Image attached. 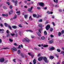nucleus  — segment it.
<instances>
[{"mask_svg":"<svg viewBox=\"0 0 64 64\" xmlns=\"http://www.w3.org/2000/svg\"><path fill=\"white\" fill-rule=\"evenodd\" d=\"M42 59H43V60H44V61L46 63H48L49 62V61L47 60V58L45 57H44L41 56L38 59L39 61H42Z\"/></svg>","mask_w":64,"mask_h":64,"instance_id":"f257e3e1","label":"nucleus"},{"mask_svg":"<svg viewBox=\"0 0 64 64\" xmlns=\"http://www.w3.org/2000/svg\"><path fill=\"white\" fill-rule=\"evenodd\" d=\"M22 41L23 42H28V43H29V40L28 39V38H24V39L22 40Z\"/></svg>","mask_w":64,"mask_h":64,"instance_id":"f03ea898","label":"nucleus"},{"mask_svg":"<svg viewBox=\"0 0 64 64\" xmlns=\"http://www.w3.org/2000/svg\"><path fill=\"white\" fill-rule=\"evenodd\" d=\"M12 2H13L14 3H15V6H17L18 5L17 2H18V1L17 0H16L15 1L14 0H12Z\"/></svg>","mask_w":64,"mask_h":64,"instance_id":"7ed1b4c3","label":"nucleus"},{"mask_svg":"<svg viewBox=\"0 0 64 64\" xmlns=\"http://www.w3.org/2000/svg\"><path fill=\"white\" fill-rule=\"evenodd\" d=\"M12 52L13 53L14 52V51H17V49L15 47H14L13 48H12Z\"/></svg>","mask_w":64,"mask_h":64,"instance_id":"20e7f679","label":"nucleus"},{"mask_svg":"<svg viewBox=\"0 0 64 64\" xmlns=\"http://www.w3.org/2000/svg\"><path fill=\"white\" fill-rule=\"evenodd\" d=\"M50 28V25H47L46 27V29L47 30H48Z\"/></svg>","mask_w":64,"mask_h":64,"instance_id":"39448f33","label":"nucleus"},{"mask_svg":"<svg viewBox=\"0 0 64 64\" xmlns=\"http://www.w3.org/2000/svg\"><path fill=\"white\" fill-rule=\"evenodd\" d=\"M39 4L40 5V6H42V7H44V4L43 2H40L39 3Z\"/></svg>","mask_w":64,"mask_h":64,"instance_id":"423d86ee","label":"nucleus"},{"mask_svg":"<svg viewBox=\"0 0 64 64\" xmlns=\"http://www.w3.org/2000/svg\"><path fill=\"white\" fill-rule=\"evenodd\" d=\"M32 8H33V7L32 6L30 8H29L28 9V11H29V12H31V11H32Z\"/></svg>","mask_w":64,"mask_h":64,"instance_id":"0eeeda50","label":"nucleus"},{"mask_svg":"<svg viewBox=\"0 0 64 64\" xmlns=\"http://www.w3.org/2000/svg\"><path fill=\"white\" fill-rule=\"evenodd\" d=\"M55 49V48L54 47H52L50 48V51H52V50H54Z\"/></svg>","mask_w":64,"mask_h":64,"instance_id":"6e6552de","label":"nucleus"},{"mask_svg":"<svg viewBox=\"0 0 64 64\" xmlns=\"http://www.w3.org/2000/svg\"><path fill=\"white\" fill-rule=\"evenodd\" d=\"M33 63L34 64H35L36 63V59L34 58L33 60Z\"/></svg>","mask_w":64,"mask_h":64,"instance_id":"1a4fd4ad","label":"nucleus"},{"mask_svg":"<svg viewBox=\"0 0 64 64\" xmlns=\"http://www.w3.org/2000/svg\"><path fill=\"white\" fill-rule=\"evenodd\" d=\"M42 30H43V28H41L38 31L40 33H41V32H42Z\"/></svg>","mask_w":64,"mask_h":64,"instance_id":"9d476101","label":"nucleus"},{"mask_svg":"<svg viewBox=\"0 0 64 64\" xmlns=\"http://www.w3.org/2000/svg\"><path fill=\"white\" fill-rule=\"evenodd\" d=\"M4 31V29L1 30L0 29V33H2V34L3 33H4V32L3 31Z\"/></svg>","mask_w":64,"mask_h":64,"instance_id":"9b49d317","label":"nucleus"},{"mask_svg":"<svg viewBox=\"0 0 64 64\" xmlns=\"http://www.w3.org/2000/svg\"><path fill=\"white\" fill-rule=\"evenodd\" d=\"M42 46L44 47H48V45H43V44H42Z\"/></svg>","mask_w":64,"mask_h":64,"instance_id":"f8f14e48","label":"nucleus"},{"mask_svg":"<svg viewBox=\"0 0 64 64\" xmlns=\"http://www.w3.org/2000/svg\"><path fill=\"white\" fill-rule=\"evenodd\" d=\"M12 27L14 29H17V27L16 26H12Z\"/></svg>","mask_w":64,"mask_h":64,"instance_id":"ddd939ff","label":"nucleus"},{"mask_svg":"<svg viewBox=\"0 0 64 64\" xmlns=\"http://www.w3.org/2000/svg\"><path fill=\"white\" fill-rule=\"evenodd\" d=\"M4 58H2L0 60V62H4Z\"/></svg>","mask_w":64,"mask_h":64,"instance_id":"4468645a","label":"nucleus"},{"mask_svg":"<svg viewBox=\"0 0 64 64\" xmlns=\"http://www.w3.org/2000/svg\"><path fill=\"white\" fill-rule=\"evenodd\" d=\"M28 54L29 55H30V56H31L32 57V58H33V57H34V56L32 55L31 53H28Z\"/></svg>","mask_w":64,"mask_h":64,"instance_id":"2eb2a0df","label":"nucleus"},{"mask_svg":"<svg viewBox=\"0 0 64 64\" xmlns=\"http://www.w3.org/2000/svg\"><path fill=\"white\" fill-rule=\"evenodd\" d=\"M49 42L50 44H52V43H53L54 42L52 40H50L49 41Z\"/></svg>","mask_w":64,"mask_h":64,"instance_id":"dca6fc26","label":"nucleus"},{"mask_svg":"<svg viewBox=\"0 0 64 64\" xmlns=\"http://www.w3.org/2000/svg\"><path fill=\"white\" fill-rule=\"evenodd\" d=\"M50 59H53V58H54V57L53 56H50Z\"/></svg>","mask_w":64,"mask_h":64,"instance_id":"f3484780","label":"nucleus"},{"mask_svg":"<svg viewBox=\"0 0 64 64\" xmlns=\"http://www.w3.org/2000/svg\"><path fill=\"white\" fill-rule=\"evenodd\" d=\"M54 1L56 3H58V0H54Z\"/></svg>","mask_w":64,"mask_h":64,"instance_id":"a211bd4d","label":"nucleus"},{"mask_svg":"<svg viewBox=\"0 0 64 64\" xmlns=\"http://www.w3.org/2000/svg\"><path fill=\"white\" fill-rule=\"evenodd\" d=\"M16 13H18V15H20L21 13V12H20V11H18L16 12Z\"/></svg>","mask_w":64,"mask_h":64,"instance_id":"6ab92c4d","label":"nucleus"},{"mask_svg":"<svg viewBox=\"0 0 64 64\" xmlns=\"http://www.w3.org/2000/svg\"><path fill=\"white\" fill-rule=\"evenodd\" d=\"M26 31V32H28V31H29L30 32H33V31L31 30H27Z\"/></svg>","mask_w":64,"mask_h":64,"instance_id":"aec40b11","label":"nucleus"},{"mask_svg":"<svg viewBox=\"0 0 64 64\" xmlns=\"http://www.w3.org/2000/svg\"><path fill=\"white\" fill-rule=\"evenodd\" d=\"M58 34L59 36H60L62 34L61 33V32H59L58 33Z\"/></svg>","mask_w":64,"mask_h":64,"instance_id":"412c9836","label":"nucleus"},{"mask_svg":"<svg viewBox=\"0 0 64 64\" xmlns=\"http://www.w3.org/2000/svg\"><path fill=\"white\" fill-rule=\"evenodd\" d=\"M29 20H30V21H32V18H31V16H30L29 18Z\"/></svg>","mask_w":64,"mask_h":64,"instance_id":"4be33fe9","label":"nucleus"},{"mask_svg":"<svg viewBox=\"0 0 64 64\" xmlns=\"http://www.w3.org/2000/svg\"><path fill=\"white\" fill-rule=\"evenodd\" d=\"M37 34H38L39 36H41V34H39V33L38 32H36Z\"/></svg>","mask_w":64,"mask_h":64,"instance_id":"5701e85b","label":"nucleus"},{"mask_svg":"<svg viewBox=\"0 0 64 64\" xmlns=\"http://www.w3.org/2000/svg\"><path fill=\"white\" fill-rule=\"evenodd\" d=\"M38 26L40 27H42V25L41 24H40L38 25Z\"/></svg>","mask_w":64,"mask_h":64,"instance_id":"b1692460","label":"nucleus"},{"mask_svg":"<svg viewBox=\"0 0 64 64\" xmlns=\"http://www.w3.org/2000/svg\"><path fill=\"white\" fill-rule=\"evenodd\" d=\"M16 18H17V16L16 15L14 16L13 18V19H16Z\"/></svg>","mask_w":64,"mask_h":64,"instance_id":"393cba45","label":"nucleus"},{"mask_svg":"<svg viewBox=\"0 0 64 64\" xmlns=\"http://www.w3.org/2000/svg\"><path fill=\"white\" fill-rule=\"evenodd\" d=\"M53 30V28H50V31L51 32H52Z\"/></svg>","mask_w":64,"mask_h":64,"instance_id":"a878e982","label":"nucleus"},{"mask_svg":"<svg viewBox=\"0 0 64 64\" xmlns=\"http://www.w3.org/2000/svg\"><path fill=\"white\" fill-rule=\"evenodd\" d=\"M41 39L42 40H44L45 39V37L44 36H42L41 37Z\"/></svg>","mask_w":64,"mask_h":64,"instance_id":"bb28decb","label":"nucleus"},{"mask_svg":"<svg viewBox=\"0 0 64 64\" xmlns=\"http://www.w3.org/2000/svg\"><path fill=\"white\" fill-rule=\"evenodd\" d=\"M8 28L10 29V30H12V28H11V26L10 25L8 26Z\"/></svg>","mask_w":64,"mask_h":64,"instance_id":"cd10ccee","label":"nucleus"},{"mask_svg":"<svg viewBox=\"0 0 64 64\" xmlns=\"http://www.w3.org/2000/svg\"><path fill=\"white\" fill-rule=\"evenodd\" d=\"M25 18H27V17H28V16L27 15H25L24 16Z\"/></svg>","mask_w":64,"mask_h":64,"instance_id":"c85d7f7f","label":"nucleus"},{"mask_svg":"<svg viewBox=\"0 0 64 64\" xmlns=\"http://www.w3.org/2000/svg\"><path fill=\"white\" fill-rule=\"evenodd\" d=\"M33 16L34 17H37V15H36V14H33Z\"/></svg>","mask_w":64,"mask_h":64,"instance_id":"c756f323","label":"nucleus"},{"mask_svg":"<svg viewBox=\"0 0 64 64\" xmlns=\"http://www.w3.org/2000/svg\"><path fill=\"white\" fill-rule=\"evenodd\" d=\"M3 8L4 9H7V8L5 6H3Z\"/></svg>","mask_w":64,"mask_h":64,"instance_id":"7c9ffc66","label":"nucleus"},{"mask_svg":"<svg viewBox=\"0 0 64 64\" xmlns=\"http://www.w3.org/2000/svg\"><path fill=\"white\" fill-rule=\"evenodd\" d=\"M44 34H45V35H47V32L46 31H44Z\"/></svg>","mask_w":64,"mask_h":64,"instance_id":"2f4dec72","label":"nucleus"},{"mask_svg":"<svg viewBox=\"0 0 64 64\" xmlns=\"http://www.w3.org/2000/svg\"><path fill=\"white\" fill-rule=\"evenodd\" d=\"M11 35L12 36H14L15 35V34L14 33H12V34H11Z\"/></svg>","mask_w":64,"mask_h":64,"instance_id":"473e14b6","label":"nucleus"},{"mask_svg":"<svg viewBox=\"0 0 64 64\" xmlns=\"http://www.w3.org/2000/svg\"><path fill=\"white\" fill-rule=\"evenodd\" d=\"M18 26L19 27H20V28H22V26H21V24H19Z\"/></svg>","mask_w":64,"mask_h":64,"instance_id":"72a5a7b5","label":"nucleus"},{"mask_svg":"<svg viewBox=\"0 0 64 64\" xmlns=\"http://www.w3.org/2000/svg\"><path fill=\"white\" fill-rule=\"evenodd\" d=\"M18 54H20V53H21V52H20V50H18Z\"/></svg>","mask_w":64,"mask_h":64,"instance_id":"f704fd0d","label":"nucleus"},{"mask_svg":"<svg viewBox=\"0 0 64 64\" xmlns=\"http://www.w3.org/2000/svg\"><path fill=\"white\" fill-rule=\"evenodd\" d=\"M57 51L58 52H60V50L59 49H57Z\"/></svg>","mask_w":64,"mask_h":64,"instance_id":"c9c22d12","label":"nucleus"},{"mask_svg":"<svg viewBox=\"0 0 64 64\" xmlns=\"http://www.w3.org/2000/svg\"><path fill=\"white\" fill-rule=\"evenodd\" d=\"M61 54H64V51H62L61 52Z\"/></svg>","mask_w":64,"mask_h":64,"instance_id":"e433bc0d","label":"nucleus"},{"mask_svg":"<svg viewBox=\"0 0 64 64\" xmlns=\"http://www.w3.org/2000/svg\"><path fill=\"white\" fill-rule=\"evenodd\" d=\"M6 4H8V5H10V2H6Z\"/></svg>","mask_w":64,"mask_h":64,"instance_id":"4c0bfd02","label":"nucleus"},{"mask_svg":"<svg viewBox=\"0 0 64 64\" xmlns=\"http://www.w3.org/2000/svg\"><path fill=\"white\" fill-rule=\"evenodd\" d=\"M12 13V12H11L10 11L9 12V15H11V14Z\"/></svg>","mask_w":64,"mask_h":64,"instance_id":"58836bf2","label":"nucleus"},{"mask_svg":"<svg viewBox=\"0 0 64 64\" xmlns=\"http://www.w3.org/2000/svg\"><path fill=\"white\" fill-rule=\"evenodd\" d=\"M19 34L20 36H21V35H22V34L21 33V32H19Z\"/></svg>","mask_w":64,"mask_h":64,"instance_id":"ea45409f","label":"nucleus"},{"mask_svg":"<svg viewBox=\"0 0 64 64\" xmlns=\"http://www.w3.org/2000/svg\"><path fill=\"white\" fill-rule=\"evenodd\" d=\"M62 34H64V30H62Z\"/></svg>","mask_w":64,"mask_h":64,"instance_id":"a19ab883","label":"nucleus"},{"mask_svg":"<svg viewBox=\"0 0 64 64\" xmlns=\"http://www.w3.org/2000/svg\"><path fill=\"white\" fill-rule=\"evenodd\" d=\"M16 59H14L13 60V61H14V62L15 63H16V61L15 60H16Z\"/></svg>","mask_w":64,"mask_h":64,"instance_id":"79ce46f5","label":"nucleus"},{"mask_svg":"<svg viewBox=\"0 0 64 64\" xmlns=\"http://www.w3.org/2000/svg\"><path fill=\"white\" fill-rule=\"evenodd\" d=\"M4 25L5 27H7V24L6 23H4Z\"/></svg>","mask_w":64,"mask_h":64,"instance_id":"37998d69","label":"nucleus"},{"mask_svg":"<svg viewBox=\"0 0 64 64\" xmlns=\"http://www.w3.org/2000/svg\"><path fill=\"white\" fill-rule=\"evenodd\" d=\"M12 7L13 6H10V9H11L12 8Z\"/></svg>","mask_w":64,"mask_h":64,"instance_id":"c03bdc74","label":"nucleus"},{"mask_svg":"<svg viewBox=\"0 0 64 64\" xmlns=\"http://www.w3.org/2000/svg\"><path fill=\"white\" fill-rule=\"evenodd\" d=\"M38 57H40V56H41V54H39L38 55Z\"/></svg>","mask_w":64,"mask_h":64,"instance_id":"a18cd8bd","label":"nucleus"},{"mask_svg":"<svg viewBox=\"0 0 64 64\" xmlns=\"http://www.w3.org/2000/svg\"><path fill=\"white\" fill-rule=\"evenodd\" d=\"M2 43V39H0V44Z\"/></svg>","mask_w":64,"mask_h":64,"instance_id":"49530a36","label":"nucleus"},{"mask_svg":"<svg viewBox=\"0 0 64 64\" xmlns=\"http://www.w3.org/2000/svg\"><path fill=\"white\" fill-rule=\"evenodd\" d=\"M39 22H42V20L41 19L40 20H39Z\"/></svg>","mask_w":64,"mask_h":64,"instance_id":"de8ad7c7","label":"nucleus"},{"mask_svg":"<svg viewBox=\"0 0 64 64\" xmlns=\"http://www.w3.org/2000/svg\"><path fill=\"white\" fill-rule=\"evenodd\" d=\"M56 56L57 58H58L59 57V56L57 54H56Z\"/></svg>","mask_w":64,"mask_h":64,"instance_id":"09e8293b","label":"nucleus"},{"mask_svg":"<svg viewBox=\"0 0 64 64\" xmlns=\"http://www.w3.org/2000/svg\"><path fill=\"white\" fill-rule=\"evenodd\" d=\"M9 40L10 42H12V41H13V40H12L11 39H10Z\"/></svg>","mask_w":64,"mask_h":64,"instance_id":"8fccbe9b","label":"nucleus"},{"mask_svg":"<svg viewBox=\"0 0 64 64\" xmlns=\"http://www.w3.org/2000/svg\"><path fill=\"white\" fill-rule=\"evenodd\" d=\"M2 16H6V14H2Z\"/></svg>","mask_w":64,"mask_h":64,"instance_id":"3c124183","label":"nucleus"},{"mask_svg":"<svg viewBox=\"0 0 64 64\" xmlns=\"http://www.w3.org/2000/svg\"><path fill=\"white\" fill-rule=\"evenodd\" d=\"M31 37L32 38H33L35 37V36H32V35L31 36Z\"/></svg>","mask_w":64,"mask_h":64,"instance_id":"603ef678","label":"nucleus"},{"mask_svg":"<svg viewBox=\"0 0 64 64\" xmlns=\"http://www.w3.org/2000/svg\"><path fill=\"white\" fill-rule=\"evenodd\" d=\"M6 32L8 34V33H9V30H6Z\"/></svg>","mask_w":64,"mask_h":64,"instance_id":"864d4df0","label":"nucleus"},{"mask_svg":"<svg viewBox=\"0 0 64 64\" xmlns=\"http://www.w3.org/2000/svg\"><path fill=\"white\" fill-rule=\"evenodd\" d=\"M14 45L15 46H17V44L16 43H14Z\"/></svg>","mask_w":64,"mask_h":64,"instance_id":"5fc2aeb1","label":"nucleus"},{"mask_svg":"<svg viewBox=\"0 0 64 64\" xmlns=\"http://www.w3.org/2000/svg\"><path fill=\"white\" fill-rule=\"evenodd\" d=\"M34 49H35V50H38V48H34Z\"/></svg>","mask_w":64,"mask_h":64,"instance_id":"6e6d98bb","label":"nucleus"},{"mask_svg":"<svg viewBox=\"0 0 64 64\" xmlns=\"http://www.w3.org/2000/svg\"><path fill=\"white\" fill-rule=\"evenodd\" d=\"M20 46L21 47V48H23V46L22 45V44H20Z\"/></svg>","mask_w":64,"mask_h":64,"instance_id":"4d7b16f0","label":"nucleus"},{"mask_svg":"<svg viewBox=\"0 0 64 64\" xmlns=\"http://www.w3.org/2000/svg\"><path fill=\"white\" fill-rule=\"evenodd\" d=\"M47 13H48V14H50V12H49V11H47Z\"/></svg>","mask_w":64,"mask_h":64,"instance_id":"13d9d810","label":"nucleus"},{"mask_svg":"<svg viewBox=\"0 0 64 64\" xmlns=\"http://www.w3.org/2000/svg\"><path fill=\"white\" fill-rule=\"evenodd\" d=\"M37 8H38V9H39V10H40V7H38Z\"/></svg>","mask_w":64,"mask_h":64,"instance_id":"bf43d9fd","label":"nucleus"},{"mask_svg":"<svg viewBox=\"0 0 64 64\" xmlns=\"http://www.w3.org/2000/svg\"><path fill=\"white\" fill-rule=\"evenodd\" d=\"M18 48L19 49V48H21V46H20V45H19Z\"/></svg>","mask_w":64,"mask_h":64,"instance_id":"052dcab7","label":"nucleus"},{"mask_svg":"<svg viewBox=\"0 0 64 64\" xmlns=\"http://www.w3.org/2000/svg\"><path fill=\"white\" fill-rule=\"evenodd\" d=\"M53 14V12H50V14Z\"/></svg>","mask_w":64,"mask_h":64,"instance_id":"680f3d73","label":"nucleus"},{"mask_svg":"<svg viewBox=\"0 0 64 64\" xmlns=\"http://www.w3.org/2000/svg\"><path fill=\"white\" fill-rule=\"evenodd\" d=\"M0 26H1V27H3V24H0Z\"/></svg>","mask_w":64,"mask_h":64,"instance_id":"e2e57ef3","label":"nucleus"},{"mask_svg":"<svg viewBox=\"0 0 64 64\" xmlns=\"http://www.w3.org/2000/svg\"><path fill=\"white\" fill-rule=\"evenodd\" d=\"M10 11L12 13L13 12V10L12 9Z\"/></svg>","mask_w":64,"mask_h":64,"instance_id":"0e129e2a","label":"nucleus"},{"mask_svg":"<svg viewBox=\"0 0 64 64\" xmlns=\"http://www.w3.org/2000/svg\"><path fill=\"white\" fill-rule=\"evenodd\" d=\"M18 61H20V62H22V60L19 59H18Z\"/></svg>","mask_w":64,"mask_h":64,"instance_id":"69168bd1","label":"nucleus"},{"mask_svg":"<svg viewBox=\"0 0 64 64\" xmlns=\"http://www.w3.org/2000/svg\"><path fill=\"white\" fill-rule=\"evenodd\" d=\"M52 24L53 26H55V23H54V22H52Z\"/></svg>","mask_w":64,"mask_h":64,"instance_id":"338daca9","label":"nucleus"},{"mask_svg":"<svg viewBox=\"0 0 64 64\" xmlns=\"http://www.w3.org/2000/svg\"><path fill=\"white\" fill-rule=\"evenodd\" d=\"M62 49L63 50H64V47H62Z\"/></svg>","mask_w":64,"mask_h":64,"instance_id":"774afa93","label":"nucleus"}]
</instances>
